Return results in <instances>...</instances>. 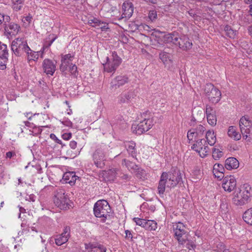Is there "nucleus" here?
Wrapping results in <instances>:
<instances>
[{"label": "nucleus", "mask_w": 252, "mask_h": 252, "mask_svg": "<svg viewBox=\"0 0 252 252\" xmlns=\"http://www.w3.org/2000/svg\"><path fill=\"white\" fill-rule=\"evenodd\" d=\"M192 175L194 178L199 179L202 177V172L199 166H195L192 171Z\"/></svg>", "instance_id": "nucleus-41"}, {"label": "nucleus", "mask_w": 252, "mask_h": 252, "mask_svg": "<svg viewBox=\"0 0 252 252\" xmlns=\"http://www.w3.org/2000/svg\"><path fill=\"white\" fill-rule=\"evenodd\" d=\"M8 56L7 45L0 41V59L6 62L8 61Z\"/></svg>", "instance_id": "nucleus-23"}, {"label": "nucleus", "mask_w": 252, "mask_h": 252, "mask_svg": "<svg viewBox=\"0 0 252 252\" xmlns=\"http://www.w3.org/2000/svg\"><path fill=\"white\" fill-rule=\"evenodd\" d=\"M62 123L64 126L68 127H71L72 125V122L68 118H64Z\"/></svg>", "instance_id": "nucleus-60"}, {"label": "nucleus", "mask_w": 252, "mask_h": 252, "mask_svg": "<svg viewBox=\"0 0 252 252\" xmlns=\"http://www.w3.org/2000/svg\"><path fill=\"white\" fill-rule=\"evenodd\" d=\"M196 144H197L198 147L200 148V150L195 149V151L197 153H200L201 152V150H203V147L205 144H206V141L204 139H198L195 140Z\"/></svg>", "instance_id": "nucleus-45"}, {"label": "nucleus", "mask_w": 252, "mask_h": 252, "mask_svg": "<svg viewBox=\"0 0 252 252\" xmlns=\"http://www.w3.org/2000/svg\"><path fill=\"white\" fill-rule=\"evenodd\" d=\"M243 219L247 224L252 225V207L245 212Z\"/></svg>", "instance_id": "nucleus-25"}, {"label": "nucleus", "mask_w": 252, "mask_h": 252, "mask_svg": "<svg viewBox=\"0 0 252 252\" xmlns=\"http://www.w3.org/2000/svg\"><path fill=\"white\" fill-rule=\"evenodd\" d=\"M50 137L52 139L54 140L56 143L61 145L62 149L64 150L66 148V145L63 144L62 143V141L60 139H58L54 134L51 133L50 135Z\"/></svg>", "instance_id": "nucleus-47"}, {"label": "nucleus", "mask_w": 252, "mask_h": 252, "mask_svg": "<svg viewBox=\"0 0 252 252\" xmlns=\"http://www.w3.org/2000/svg\"><path fill=\"white\" fill-rule=\"evenodd\" d=\"M201 150L204 152V153H202V154L203 155V157H205L208 154L209 151V148L208 147L207 143L204 145L203 150Z\"/></svg>", "instance_id": "nucleus-63"}, {"label": "nucleus", "mask_w": 252, "mask_h": 252, "mask_svg": "<svg viewBox=\"0 0 252 252\" xmlns=\"http://www.w3.org/2000/svg\"><path fill=\"white\" fill-rule=\"evenodd\" d=\"M242 190L239 192H235V195L232 198L233 203L237 206H242L245 204L248 200V195H245V193H241Z\"/></svg>", "instance_id": "nucleus-12"}, {"label": "nucleus", "mask_w": 252, "mask_h": 252, "mask_svg": "<svg viewBox=\"0 0 252 252\" xmlns=\"http://www.w3.org/2000/svg\"><path fill=\"white\" fill-rule=\"evenodd\" d=\"M204 93L209 101L213 103H217L220 100V91L211 83L205 85Z\"/></svg>", "instance_id": "nucleus-5"}, {"label": "nucleus", "mask_w": 252, "mask_h": 252, "mask_svg": "<svg viewBox=\"0 0 252 252\" xmlns=\"http://www.w3.org/2000/svg\"><path fill=\"white\" fill-rule=\"evenodd\" d=\"M26 53H27V59L29 62L37 61L39 58V52H33L31 50V51H27Z\"/></svg>", "instance_id": "nucleus-32"}, {"label": "nucleus", "mask_w": 252, "mask_h": 252, "mask_svg": "<svg viewBox=\"0 0 252 252\" xmlns=\"http://www.w3.org/2000/svg\"><path fill=\"white\" fill-rule=\"evenodd\" d=\"M88 23L94 27H99L101 24H103L102 22H101L100 21L95 18L89 20Z\"/></svg>", "instance_id": "nucleus-46"}, {"label": "nucleus", "mask_w": 252, "mask_h": 252, "mask_svg": "<svg viewBox=\"0 0 252 252\" xmlns=\"http://www.w3.org/2000/svg\"><path fill=\"white\" fill-rule=\"evenodd\" d=\"M15 47L18 48V49L24 50L25 52H27V51H31V49L28 46L27 42L22 38H17L12 41L11 48Z\"/></svg>", "instance_id": "nucleus-17"}, {"label": "nucleus", "mask_w": 252, "mask_h": 252, "mask_svg": "<svg viewBox=\"0 0 252 252\" xmlns=\"http://www.w3.org/2000/svg\"><path fill=\"white\" fill-rule=\"evenodd\" d=\"M70 200L65 190L63 189H57L54 191V202L55 205L61 210H66L70 208Z\"/></svg>", "instance_id": "nucleus-3"}, {"label": "nucleus", "mask_w": 252, "mask_h": 252, "mask_svg": "<svg viewBox=\"0 0 252 252\" xmlns=\"http://www.w3.org/2000/svg\"><path fill=\"white\" fill-rule=\"evenodd\" d=\"M63 151H66V155L68 157L72 158H74L76 156V153L73 152V151L69 149H68V147L66 146V148L64 149V150L62 149Z\"/></svg>", "instance_id": "nucleus-57"}, {"label": "nucleus", "mask_w": 252, "mask_h": 252, "mask_svg": "<svg viewBox=\"0 0 252 252\" xmlns=\"http://www.w3.org/2000/svg\"><path fill=\"white\" fill-rule=\"evenodd\" d=\"M224 31L227 36L231 38H234L236 33V31H234L230 26L226 25L224 28Z\"/></svg>", "instance_id": "nucleus-35"}, {"label": "nucleus", "mask_w": 252, "mask_h": 252, "mask_svg": "<svg viewBox=\"0 0 252 252\" xmlns=\"http://www.w3.org/2000/svg\"><path fill=\"white\" fill-rule=\"evenodd\" d=\"M144 228L150 231L155 230L157 228V223L154 220H146Z\"/></svg>", "instance_id": "nucleus-31"}, {"label": "nucleus", "mask_w": 252, "mask_h": 252, "mask_svg": "<svg viewBox=\"0 0 252 252\" xmlns=\"http://www.w3.org/2000/svg\"><path fill=\"white\" fill-rule=\"evenodd\" d=\"M180 38L176 33H174L173 35V38H172V40L171 41V43H173V44L178 45V42L180 40Z\"/></svg>", "instance_id": "nucleus-61"}, {"label": "nucleus", "mask_w": 252, "mask_h": 252, "mask_svg": "<svg viewBox=\"0 0 252 252\" xmlns=\"http://www.w3.org/2000/svg\"><path fill=\"white\" fill-rule=\"evenodd\" d=\"M68 240V239H67V237H61L59 235L57 236V237L55 239V243L58 246H61L63 245L67 242Z\"/></svg>", "instance_id": "nucleus-43"}, {"label": "nucleus", "mask_w": 252, "mask_h": 252, "mask_svg": "<svg viewBox=\"0 0 252 252\" xmlns=\"http://www.w3.org/2000/svg\"><path fill=\"white\" fill-rule=\"evenodd\" d=\"M24 2V0H17L13 1V9L16 11L20 10L23 6Z\"/></svg>", "instance_id": "nucleus-39"}, {"label": "nucleus", "mask_w": 252, "mask_h": 252, "mask_svg": "<svg viewBox=\"0 0 252 252\" xmlns=\"http://www.w3.org/2000/svg\"><path fill=\"white\" fill-rule=\"evenodd\" d=\"M149 18L152 21L155 20L157 18V12L155 10H150L149 13Z\"/></svg>", "instance_id": "nucleus-55"}, {"label": "nucleus", "mask_w": 252, "mask_h": 252, "mask_svg": "<svg viewBox=\"0 0 252 252\" xmlns=\"http://www.w3.org/2000/svg\"><path fill=\"white\" fill-rule=\"evenodd\" d=\"M55 64H43L44 72L48 75H53L56 70Z\"/></svg>", "instance_id": "nucleus-28"}, {"label": "nucleus", "mask_w": 252, "mask_h": 252, "mask_svg": "<svg viewBox=\"0 0 252 252\" xmlns=\"http://www.w3.org/2000/svg\"><path fill=\"white\" fill-rule=\"evenodd\" d=\"M106 146L100 145L96 147L92 154L93 160L94 165L99 168H103L106 160Z\"/></svg>", "instance_id": "nucleus-4"}, {"label": "nucleus", "mask_w": 252, "mask_h": 252, "mask_svg": "<svg viewBox=\"0 0 252 252\" xmlns=\"http://www.w3.org/2000/svg\"><path fill=\"white\" fill-rule=\"evenodd\" d=\"M225 170V167L222 164L216 163L214 165L213 172L216 178L221 180L224 178Z\"/></svg>", "instance_id": "nucleus-18"}, {"label": "nucleus", "mask_w": 252, "mask_h": 252, "mask_svg": "<svg viewBox=\"0 0 252 252\" xmlns=\"http://www.w3.org/2000/svg\"><path fill=\"white\" fill-rule=\"evenodd\" d=\"M137 96L135 90L129 91L121 94L118 97V103L120 104L131 103Z\"/></svg>", "instance_id": "nucleus-10"}, {"label": "nucleus", "mask_w": 252, "mask_h": 252, "mask_svg": "<svg viewBox=\"0 0 252 252\" xmlns=\"http://www.w3.org/2000/svg\"><path fill=\"white\" fill-rule=\"evenodd\" d=\"M94 214L95 217L101 218V222H105L110 219L111 209L108 202L104 200L97 201L94 206Z\"/></svg>", "instance_id": "nucleus-2"}, {"label": "nucleus", "mask_w": 252, "mask_h": 252, "mask_svg": "<svg viewBox=\"0 0 252 252\" xmlns=\"http://www.w3.org/2000/svg\"><path fill=\"white\" fill-rule=\"evenodd\" d=\"M223 156V153L219 149L214 148L212 151V156L214 159L218 160Z\"/></svg>", "instance_id": "nucleus-42"}, {"label": "nucleus", "mask_w": 252, "mask_h": 252, "mask_svg": "<svg viewBox=\"0 0 252 252\" xmlns=\"http://www.w3.org/2000/svg\"><path fill=\"white\" fill-rule=\"evenodd\" d=\"M136 172V176L139 179L144 181L147 179V175L145 170L141 168L138 167V169L135 171Z\"/></svg>", "instance_id": "nucleus-33"}, {"label": "nucleus", "mask_w": 252, "mask_h": 252, "mask_svg": "<svg viewBox=\"0 0 252 252\" xmlns=\"http://www.w3.org/2000/svg\"><path fill=\"white\" fill-rule=\"evenodd\" d=\"M206 116H208L213 114H215V111L212 107L208 105H207L206 107Z\"/></svg>", "instance_id": "nucleus-59"}, {"label": "nucleus", "mask_w": 252, "mask_h": 252, "mask_svg": "<svg viewBox=\"0 0 252 252\" xmlns=\"http://www.w3.org/2000/svg\"><path fill=\"white\" fill-rule=\"evenodd\" d=\"M239 165V162L235 158L230 157L225 160L224 167L227 170L237 169Z\"/></svg>", "instance_id": "nucleus-19"}, {"label": "nucleus", "mask_w": 252, "mask_h": 252, "mask_svg": "<svg viewBox=\"0 0 252 252\" xmlns=\"http://www.w3.org/2000/svg\"><path fill=\"white\" fill-rule=\"evenodd\" d=\"M104 175L108 180H114L116 175V172L114 169H110L105 172Z\"/></svg>", "instance_id": "nucleus-40"}, {"label": "nucleus", "mask_w": 252, "mask_h": 252, "mask_svg": "<svg viewBox=\"0 0 252 252\" xmlns=\"http://www.w3.org/2000/svg\"><path fill=\"white\" fill-rule=\"evenodd\" d=\"M222 187L225 191L231 192L236 186V181L234 177L231 175L224 176L223 178Z\"/></svg>", "instance_id": "nucleus-9"}, {"label": "nucleus", "mask_w": 252, "mask_h": 252, "mask_svg": "<svg viewBox=\"0 0 252 252\" xmlns=\"http://www.w3.org/2000/svg\"><path fill=\"white\" fill-rule=\"evenodd\" d=\"M72 136V133L71 132L64 133L62 135V137L65 140H69Z\"/></svg>", "instance_id": "nucleus-62"}, {"label": "nucleus", "mask_w": 252, "mask_h": 252, "mask_svg": "<svg viewBox=\"0 0 252 252\" xmlns=\"http://www.w3.org/2000/svg\"><path fill=\"white\" fill-rule=\"evenodd\" d=\"M133 220L136 223L137 225L144 228L146 220L140 219L139 218H134L133 219Z\"/></svg>", "instance_id": "nucleus-49"}, {"label": "nucleus", "mask_w": 252, "mask_h": 252, "mask_svg": "<svg viewBox=\"0 0 252 252\" xmlns=\"http://www.w3.org/2000/svg\"><path fill=\"white\" fill-rule=\"evenodd\" d=\"M193 137H195V138H196V137H197L198 136H196L195 129L192 128L188 131L187 137L189 140L192 141L193 140Z\"/></svg>", "instance_id": "nucleus-50"}, {"label": "nucleus", "mask_w": 252, "mask_h": 252, "mask_svg": "<svg viewBox=\"0 0 252 252\" xmlns=\"http://www.w3.org/2000/svg\"><path fill=\"white\" fill-rule=\"evenodd\" d=\"M35 198L36 196L34 194H32L27 196L26 197V200L29 201L34 202L35 200Z\"/></svg>", "instance_id": "nucleus-64"}, {"label": "nucleus", "mask_w": 252, "mask_h": 252, "mask_svg": "<svg viewBox=\"0 0 252 252\" xmlns=\"http://www.w3.org/2000/svg\"><path fill=\"white\" fill-rule=\"evenodd\" d=\"M159 58L163 63L172 61V55L166 52H161L159 54Z\"/></svg>", "instance_id": "nucleus-27"}, {"label": "nucleus", "mask_w": 252, "mask_h": 252, "mask_svg": "<svg viewBox=\"0 0 252 252\" xmlns=\"http://www.w3.org/2000/svg\"><path fill=\"white\" fill-rule=\"evenodd\" d=\"M174 237L177 240L180 245H183L188 240L189 233L186 230L185 226L183 223L179 222L174 227Z\"/></svg>", "instance_id": "nucleus-6"}, {"label": "nucleus", "mask_w": 252, "mask_h": 252, "mask_svg": "<svg viewBox=\"0 0 252 252\" xmlns=\"http://www.w3.org/2000/svg\"><path fill=\"white\" fill-rule=\"evenodd\" d=\"M122 164L125 165L129 170H132L133 171H135L138 167V166L134 162L126 158L123 159Z\"/></svg>", "instance_id": "nucleus-29"}, {"label": "nucleus", "mask_w": 252, "mask_h": 252, "mask_svg": "<svg viewBox=\"0 0 252 252\" xmlns=\"http://www.w3.org/2000/svg\"><path fill=\"white\" fill-rule=\"evenodd\" d=\"M79 177L75 175V173L74 172H66L63 176V179L66 183L71 186L74 185L76 180Z\"/></svg>", "instance_id": "nucleus-22"}, {"label": "nucleus", "mask_w": 252, "mask_h": 252, "mask_svg": "<svg viewBox=\"0 0 252 252\" xmlns=\"http://www.w3.org/2000/svg\"><path fill=\"white\" fill-rule=\"evenodd\" d=\"M20 29V27L14 23H7L4 28V33L7 36H12L17 34Z\"/></svg>", "instance_id": "nucleus-11"}, {"label": "nucleus", "mask_w": 252, "mask_h": 252, "mask_svg": "<svg viewBox=\"0 0 252 252\" xmlns=\"http://www.w3.org/2000/svg\"><path fill=\"white\" fill-rule=\"evenodd\" d=\"M112 56L114 63H120L122 62V59L118 56L116 52L112 53Z\"/></svg>", "instance_id": "nucleus-54"}, {"label": "nucleus", "mask_w": 252, "mask_h": 252, "mask_svg": "<svg viewBox=\"0 0 252 252\" xmlns=\"http://www.w3.org/2000/svg\"><path fill=\"white\" fill-rule=\"evenodd\" d=\"M119 64H102L104 71L108 73H114Z\"/></svg>", "instance_id": "nucleus-34"}, {"label": "nucleus", "mask_w": 252, "mask_h": 252, "mask_svg": "<svg viewBox=\"0 0 252 252\" xmlns=\"http://www.w3.org/2000/svg\"><path fill=\"white\" fill-rule=\"evenodd\" d=\"M11 50L16 57L21 56L22 54L24 52H25L24 50L21 49H18V48L17 47H15L14 48H11Z\"/></svg>", "instance_id": "nucleus-53"}, {"label": "nucleus", "mask_w": 252, "mask_h": 252, "mask_svg": "<svg viewBox=\"0 0 252 252\" xmlns=\"http://www.w3.org/2000/svg\"><path fill=\"white\" fill-rule=\"evenodd\" d=\"M182 184H183V181L181 171L177 167L172 168L170 171L162 173L158 182V192L160 195L163 194L166 187L172 189L177 185L181 186Z\"/></svg>", "instance_id": "nucleus-1"}, {"label": "nucleus", "mask_w": 252, "mask_h": 252, "mask_svg": "<svg viewBox=\"0 0 252 252\" xmlns=\"http://www.w3.org/2000/svg\"><path fill=\"white\" fill-rule=\"evenodd\" d=\"M252 126V122L248 115H245L241 117L239 121V126L243 138L245 139L250 136Z\"/></svg>", "instance_id": "nucleus-8"}, {"label": "nucleus", "mask_w": 252, "mask_h": 252, "mask_svg": "<svg viewBox=\"0 0 252 252\" xmlns=\"http://www.w3.org/2000/svg\"><path fill=\"white\" fill-rule=\"evenodd\" d=\"M70 228L69 226H65L64 227L63 229V231L62 232V233L60 235H59V236L62 237H67V239H68L69 237H70Z\"/></svg>", "instance_id": "nucleus-51"}, {"label": "nucleus", "mask_w": 252, "mask_h": 252, "mask_svg": "<svg viewBox=\"0 0 252 252\" xmlns=\"http://www.w3.org/2000/svg\"><path fill=\"white\" fill-rule=\"evenodd\" d=\"M227 134L228 136L233 138L235 140H238L241 138V134L236 131L234 126H230L228 130Z\"/></svg>", "instance_id": "nucleus-30"}, {"label": "nucleus", "mask_w": 252, "mask_h": 252, "mask_svg": "<svg viewBox=\"0 0 252 252\" xmlns=\"http://www.w3.org/2000/svg\"><path fill=\"white\" fill-rule=\"evenodd\" d=\"M123 13L120 19H129L133 13V6L131 2H125L122 6Z\"/></svg>", "instance_id": "nucleus-14"}, {"label": "nucleus", "mask_w": 252, "mask_h": 252, "mask_svg": "<svg viewBox=\"0 0 252 252\" xmlns=\"http://www.w3.org/2000/svg\"><path fill=\"white\" fill-rule=\"evenodd\" d=\"M228 204L226 201H222L220 205V209L222 213H226L228 210Z\"/></svg>", "instance_id": "nucleus-52"}, {"label": "nucleus", "mask_w": 252, "mask_h": 252, "mask_svg": "<svg viewBox=\"0 0 252 252\" xmlns=\"http://www.w3.org/2000/svg\"><path fill=\"white\" fill-rule=\"evenodd\" d=\"M125 148L129 155L133 158L137 159V152L135 148L136 144L133 141L126 142L125 144Z\"/></svg>", "instance_id": "nucleus-21"}, {"label": "nucleus", "mask_w": 252, "mask_h": 252, "mask_svg": "<svg viewBox=\"0 0 252 252\" xmlns=\"http://www.w3.org/2000/svg\"><path fill=\"white\" fill-rule=\"evenodd\" d=\"M206 142L210 146L214 145L216 142V135L213 131L208 130L206 133Z\"/></svg>", "instance_id": "nucleus-24"}, {"label": "nucleus", "mask_w": 252, "mask_h": 252, "mask_svg": "<svg viewBox=\"0 0 252 252\" xmlns=\"http://www.w3.org/2000/svg\"><path fill=\"white\" fill-rule=\"evenodd\" d=\"M10 17L3 13H0V30L4 28L7 23L10 21Z\"/></svg>", "instance_id": "nucleus-26"}, {"label": "nucleus", "mask_w": 252, "mask_h": 252, "mask_svg": "<svg viewBox=\"0 0 252 252\" xmlns=\"http://www.w3.org/2000/svg\"><path fill=\"white\" fill-rule=\"evenodd\" d=\"M153 125V119L144 118V120L140 121L136 126L133 125L132 128L133 129V131H135L136 134L140 135L148 131L152 128Z\"/></svg>", "instance_id": "nucleus-7"}, {"label": "nucleus", "mask_w": 252, "mask_h": 252, "mask_svg": "<svg viewBox=\"0 0 252 252\" xmlns=\"http://www.w3.org/2000/svg\"><path fill=\"white\" fill-rule=\"evenodd\" d=\"M243 191L242 193H245V195H248L247 197L249 198L252 196V189L251 187L247 184H245L243 187Z\"/></svg>", "instance_id": "nucleus-37"}, {"label": "nucleus", "mask_w": 252, "mask_h": 252, "mask_svg": "<svg viewBox=\"0 0 252 252\" xmlns=\"http://www.w3.org/2000/svg\"><path fill=\"white\" fill-rule=\"evenodd\" d=\"M174 33L163 34L162 33H160L159 37L162 38V40L163 41V42L170 43V42H171V41L172 40V38H173Z\"/></svg>", "instance_id": "nucleus-36"}, {"label": "nucleus", "mask_w": 252, "mask_h": 252, "mask_svg": "<svg viewBox=\"0 0 252 252\" xmlns=\"http://www.w3.org/2000/svg\"><path fill=\"white\" fill-rule=\"evenodd\" d=\"M60 70L66 74L67 72H70L71 75L75 77L77 75V67L75 64H61L60 66Z\"/></svg>", "instance_id": "nucleus-15"}, {"label": "nucleus", "mask_w": 252, "mask_h": 252, "mask_svg": "<svg viewBox=\"0 0 252 252\" xmlns=\"http://www.w3.org/2000/svg\"><path fill=\"white\" fill-rule=\"evenodd\" d=\"M74 58V54H67L65 55L62 56L61 62L62 63H69L70 62H72Z\"/></svg>", "instance_id": "nucleus-38"}, {"label": "nucleus", "mask_w": 252, "mask_h": 252, "mask_svg": "<svg viewBox=\"0 0 252 252\" xmlns=\"http://www.w3.org/2000/svg\"><path fill=\"white\" fill-rule=\"evenodd\" d=\"M129 79L126 76H118L110 83V87L112 89H116L126 83H128Z\"/></svg>", "instance_id": "nucleus-13"}, {"label": "nucleus", "mask_w": 252, "mask_h": 252, "mask_svg": "<svg viewBox=\"0 0 252 252\" xmlns=\"http://www.w3.org/2000/svg\"><path fill=\"white\" fill-rule=\"evenodd\" d=\"M85 249L90 252H106V248L98 243L85 244Z\"/></svg>", "instance_id": "nucleus-16"}, {"label": "nucleus", "mask_w": 252, "mask_h": 252, "mask_svg": "<svg viewBox=\"0 0 252 252\" xmlns=\"http://www.w3.org/2000/svg\"><path fill=\"white\" fill-rule=\"evenodd\" d=\"M208 123L211 126H215L217 123V118L215 114L207 116Z\"/></svg>", "instance_id": "nucleus-44"}, {"label": "nucleus", "mask_w": 252, "mask_h": 252, "mask_svg": "<svg viewBox=\"0 0 252 252\" xmlns=\"http://www.w3.org/2000/svg\"><path fill=\"white\" fill-rule=\"evenodd\" d=\"M178 43L179 48L183 50L187 51L192 47V43L190 41L189 38L186 36L180 38Z\"/></svg>", "instance_id": "nucleus-20"}, {"label": "nucleus", "mask_w": 252, "mask_h": 252, "mask_svg": "<svg viewBox=\"0 0 252 252\" xmlns=\"http://www.w3.org/2000/svg\"><path fill=\"white\" fill-rule=\"evenodd\" d=\"M194 129H195L196 136H198V137L203 135L206 129L205 127L202 125H199L198 126H197L196 128Z\"/></svg>", "instance_id": "nucleus-48"}, {"label": "nucleus", "mask_w": 252, "mask_h": 252, "mask_svg": "<svg viewBox=\"0 0 252 252\" xmlns=\"http://www.w3.org/2000/svg\"><path fill=\"white\" fill-rule=\"evenodd\" d=\"M125 233H126L125 238L126 239H127V240L130 239L131 241H133V234L131 231L128 230H125Z\"/></svg>", "instance_id": "nucleus-58"}, {"label": "nucleus", "mask_w": 252, "mask_h": 252, "mask_svg": "<svg viewBox=\"0 0 252 252\" xmlns=\"http://www.w3.org/2000/svg\"><path fill=\"white\" fill-rule=\"evenodd\" d=\"M187 241V243L186 244V248L187 249L190 250L191 249H194L196 248V245L192 241L189 240L188 239V240H187L186 242Z\"/></svg>", "instance_id": "nucleus-56"}]
</instances>
